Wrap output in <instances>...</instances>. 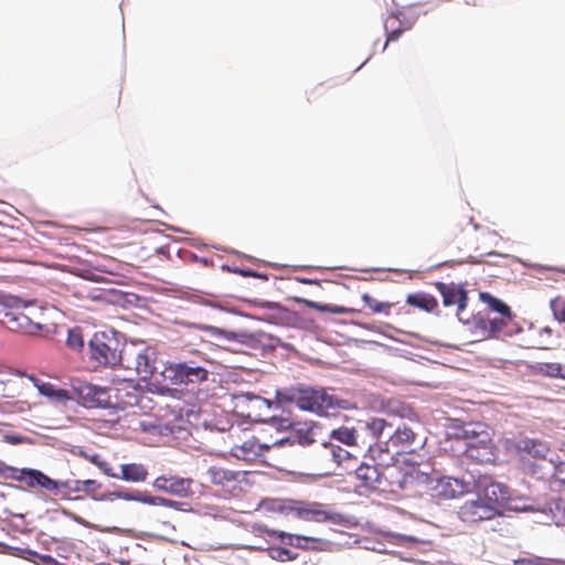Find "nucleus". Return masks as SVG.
<instances>
[{"mask_svg":"<svg viewBox=\"0 0 565 565\" xmlns=\"http://www.w3.org/2000/svg\"><path fill=\"white\" fill-rule=\"evenodd\" d=\"M71 388L73 399L76 398L86 408L117 407L125 409L139 403L136 388L131 391L117 388L115 394L116 402H113L110 391L107 387L94 385L79 379L71 381Z\"/></svg>","mask_w":565,"mask_h":565,"instance_id":"obj_1","label":"nucleus"},{"mask_svg":"<svg viewBox=\"0 0 565 565\" xmlns=\"http://www.w3.org/2000/svg\"><path fill=\"white\" fill-rule=\"evenodd\" d=\"M209 361L199 352L178 362H169L161 375L173 385L199 384L207 380Z\"/></svg>","mask_w":565,"mask_h":565,"instance_id":"obj_2","label":"nucleus"},{"mask_svg":"<svg viewBox=\"0 0 565 565\" xmlns=\"http://www.w3.org/2000/svg\"><path fill=\"white\" fill-rule=\"evenodd\" d=\"M288 440H276L273 444H262L256 438H250L241 445L233 446L231 454L241 460H262L269 466L282 469L281 457L284 454L281 450L286 445L288 446Z\"/></svg>","mask_w":565,"mask_h":565,"instance_id":"obj_3","label":"nucleus"},{"mask_svg":"<svg viewBox=\"0 0 565 565\" xmlns=\"http://www.w3.org/2000/svg\"><path fill=\"white\" fill-rule=\"evenodd\" d=\"M88 349L89 359L95 362L96 367L121 364L125 356L115 332H95L88 341Z\"/></svg>","mask_w":565,"mask_h":565,"instance_id":"obj_4","label":"nucleus"},{"mask_svg":"<svg viewBox=\"0 0 565 565\" xmlns=\"http://www.w3.org/2000/svg\"><path fill=\"white\" fill-rule=\"evenodd\" d=\"M0 477L24 483L32 490H43L56 497L57 480L46 476L44 472L32 468H15L0 462Z\"/></svg>","mask_w":565,"mask_h":565,"instance_id":"obj_5","label":"nucleus"},{"mask_svg":"<svg viewBox=\"0 0 565 565\" xmlns=\"http://www.w3.org/2000/svg\"><path fill=\"white\" fill-rule=\"evenodd\" d=\"M478 225L473 224L471 216H466L462 221L452 220L445 233V245L458 252H467L477 248Z\"/></svg>","mask_w":565,"mask_h":565,"instance_id":"obj_6","label":"nucleus"},{"mask_svg":"<svg viewBox=\"0 0 565 565\" xmlns=\"http://www.w3.org/2000/svg\"><path fill=\"white\" fill-rule=\"evenodd\" d=\"M0 307L8 309V311H4L2 322L9 330L25 334H36L42 330L40 323L31 321V319L22 312L14 311V309L25 307L24 302L18 297L0 294Z\"/></svg>","mask_w":565,"mask_h":565,"instance_id":"obj_7","label":"nucleus"},{"mask_svg":"<svg viewBox=\"0 0 565 565\" xmlns=\"http://www.w3.org/2000/svg\"><path fill=\"white\" fill-rule=\"evenodd\" d=\"M289 399L302 409L317 414H328L339 405V399L324 388H299L290 395Z\"/></svg>","mask_w":565,"mask_h":565,"instance_id":"obj_8","label":"nucleus"},{"mask_svg":"<svg viewBox=\"0 0 565 565\" xmlns=\"http://www.w3.org/2000/svg\"><path fill=\"white\" fill-rule=\"evenodd\" d=\"M292 514L309 522L341 524L344 521L341 513L333 511L327 504L316 501L294 500Z\"/></svg>","mask_w":565,"mask_h":565,"instance_id":"obj_9","label":"nucleus"},{"mask_svg":"<svg viewBox=\"0 0 565 565\" xmlns=\"http://www.w3.org/2000/svg\"><path fill=\"white\" fill-rule=\"evenodd\" d=\"M282 422H284V424H286L285 425L286 427L292 429L290 436L281 439V440L289 441L288 446L286 445L284 447V450H281L282 451L281 454H285L281 457V467L284 469L285 466L288 465L296 456L297 445L307 447V446H310L316 443V437H315L316 433H315V426L309 425L308 423L292 424L289 419H284Z\"/></svg>","mask_w":565,"mask_h":565,"instance_id":"obj_10","label":"nucleus"},{"mask_svg":"<svg viewBox=\"0 0 565 565\" xmlns=\"http://www.w3.org/2000/svg\"><path fill=\"white\" fill-rule=\"evenodd\" d=\"M121 365L127 370H134L141 380L146 381L157 370L154 352L150 349L125 351Z\"/></svg>","mask_w":565,"mask_h":565,"instance_id":"obj_11","label":"nucleus"},{"mask_svg":"<svg viewBox=\"0 0 565 565\" xmlns=\"http://www.w3.org/2000/svg\"><path fill=\"white\" fill-rule=\"evenodd\" d=\"M499 514L500 511L492 503H487L481 495L476 500L465 502L458 511L460 520L465 523L492 520Z\"/></svg>","mask_w":565,"mask_h":565,"instance_id":"obj_12","label":"nucleus"},{"mask_svg":"<svg viewBox=\"0 0 565 565\" xmlns=\"http://www.w3.org/2000/svg\"><path fill=\"white\" fill-rule=\"evenodd\" d=\"M437 290L440 292L443 297V303L445 307H457V317L461 322H468L469 317L465 315L466 306H467V291L461 285L445 284L437 282Z\"/></svg>","mask_w":565,"mask_h":565,"instance_id":"obj_13","label":"nucleus"},{"mask_svg":"<svg viewBox=\"0 0 565 565\" xmlns=\"http://www.w3.org/2000/svg\"><path fill=\"white\" fill-rule=\"evenodd\" d=\"M469 490V484L463 480L452 477L438 478L430 488L431 497L436 500H451L463 495Z\"/></svg>","mask_w":565,"mask_h":565,"instance_id":"obj_14","label":"nucleus"},{"mask_svg":"<svg viewBox=\"0 0 565 565\" xmlns=\"http://www.w3.org/2000/svg\"><path fill=\"white\" fill-rule=\"evenodd\" d=\"M193 480L191 478H183L179 476L162 475L154 479L153 487L158 491L175 495L179 498H186L192 494Z\"/></svg>","mask_w":565,"mask_h":565,"instance_id":"obj_15","label":"nucleus"},{"mask_svg":"<svg viewBox=\"0 0 565 565\" xmlns=\"http://www.w3.org/2000/svg\"><path fill=\"white\" fill-rule=\"evenodd\" d=\"M100 488V484L96 480H57V490L56 498L61 500H70L72 499V494L84 492L86 494L93 495Z\"/></svg>","mask_w":565,"mask_h":565,"instance_id":"obj_16","label":"nucleus"},{"mask_svg":"<svg viewBox=\"0 0 565 565\" xmlns=\"http://www.w3.org/2000/svg\"><path fill=\"white\" fill-rule=\"evenodd\" d=\"M481 446L466 445L465 454L478 463L493 462L497 458V448L490 433H481Z\"/></svg>","mask_w":565,"mask_h":565,"instance_id":"obj_17","label":"nucleus"},{"mask_svg":"<svg viewBox=\"0 0 565 565\" xmlns=\"http://www.w3.org/2000/svg\"><path fill=\"white\" fill-rule=\"evenodd\" d=\"M266 533L271 537L279 539L282 543L287 545L302 550H316V545L321 542V540L317 537L289 534L276 530H266Z\"/></svg>","mask_w":565,"mask_h":565,"instance_id":"obj_18","label":"nucleus"},{"mask_svg":"<svg viewBox=\"0 0 565 565\" xmlns=\"http://www.w3.org/2000/svg\"><path fill=\"white\" fill-rule=\"evenodd\" d=\"M239 472L233 471L230 469H225L220 466H211L206 470V476L209 480L223 489H234L235 486L239 482Z\"/></svg>","mask_w":565,"mask_h":565,"instance_id":"obj_19","label":"nucleus"},{"mask_svg":"<svg viewBox=\"0 0 565 565\" xmlns=\"http://www.w3.org/2000/svg\"><path fill=\"white\" fill-rule=\"evenodd\" d=\"M416 439V433L411 426H397L394 434L390 436L388 445L396 448V452L412 451V446Z\"/></svg>","mask_w":565,"mask_h":565,"instance_id":"obj_20","label":"nucleus"},{"mask_svg":"<svg viewBox=\"0 0 565 565\" xmlns=\"http://www.w3.org/2000/svg\"><path fill=\"white\" fill-rule=\"evenodd\" d=\"M30 379L41 395L55 403L66 404L73 399L72 391L70 392L67 390L58 388L54 384L42 382L34 376H30Z\"/></svg>","mask_w":565,"mask_h":565,"instance_id":"obj_21","label":"nucleus"},{"mask_svg":"<svg viewBox=\"0 0 565 565\" xmlns=\"http://www.w3.org/2000/svg\"><path fill=\"white\" fill-rule=\"evenodd\" d=\"M257 510L267 515H289L292 514L294 500L270 498L264 499L259 502Z\"/></svg>","mask_w":565,"mask_h":565,"instance_id":"obj_22","label":"nucleus"},{"mask_svg":"<svg viewBox=\"0 0 565 565\" xmlns=\"http://www.w3.org/2000/svg\"><path fill=\"white\" fill-rule=\"evenodd\" d=\"M355 475L366 488H376V486L381 483L382 472L377 465L362 462L355 469Z\"/></svg>","mask_w":565,"mask_h":565,"instance_id":"obj_23","label":"nucleus"},{"mask_svg":"<svg viewBox=\"0 0 565 565\" xmlns=\"http://www.w3.org/2000/svg\"><path fill=\"white\" fill-rule=\"evenodd\" d=\"M509 497V492L507 487L503 484L492 482L484 487L482 491L481 498L486 500L487 503H492L498 510Z\"/></svg>","mask_w":565,"mask_h":565,"instance_id":"obj_24","label":"nucleus"},{"mask_svg":"<svg viewBox=\"0 0 565 565\" xmlns=\"http://www.w3.org/2000/svg\"><path fill=\"white\" fill-rule=\"evenodd\" d=\"M519 450L524 451L533 458L544 459L550 452L548 445L540 439L525 438L520 440L518 445Z\"/></svg>","mask_w":565,"mask_h":565,"instance_id":"obj_25","label":"nucleus"},{"mask_svg":"<svg viewBox=\"0 0 565 565\" xmlns=\"http://www.w3.org/2000/svg\"><path fill=\"white\" fill-rule=\"evenodd\" d=\"M406 303L426 312H434L438 308L437 299L426 292L409 294Z\"/></svg>","mask_w":565,"mask_h":565,"instance_id":"obj_26","label":"nucleus"},{"mask_svg":"<svg viewBox=\"0 0 565 565\" xmlns=\"http://www.w3.org/2000/svg\"><path fill=\"white\" fill-rule=\"evenodd\" d=\"M120 471L119 479L128 482H143L148 477V470L141 463H124Z\"/></svg>","mask_w":565,"mask_h":565,"instance_id":"obj_27","label":"nucleus"},{"mask_svg":"<svg viewBox=\"0 0 565 565\" xmlns=\"http://www.w3.org/2000/svg\"><path fill=\"white\" fill-rule=\"evenodd\" d=\"M548 511L552 522L557 526H565V498L558 494L551 498Z\"/></svg>","mask_w":565,"mask_h":565,"instance_id":"obj_28","label":"nucleus"},{"mask_svg":"<svg viewBox=\"0 0 565 565\" xmlns=\"http://www.w3.org/2000/svg\"><path fill=\"white\" fill-rule=\"evenodd\" d=\"M383 418L373 417L370 420L365 422L360 426L362 430H364L371 438V441H374L380 438L386 427H391Z\"/></svg>","mask_w":565,"mask_h":565,"instance_id":"obj_29","label":"nucleus"},{"mask_svg":"<svg viewBox=\"0 0 565 565\" xmlns=\"http://www.w3.org/2000/svg\"><path fill=\"white\" fill-rule=\"evenodd\" d=\"M536 372L547 377L565 380V365L558 362H541Z\"/></svg>","mask_w":565,"mask_h":565,"instance_id":"obj_30","label":"nucleus"},{"mask_svg":"<svg viewBox=\"0 0 565 565\" xmlns=\"http://www.w3.org/2000/svg\"><path fill=\"white\" fill-rule=\"evenodd\" d=\"M330 436L342 444L353 446L358 444L359 430L356 428L339 427L333 429Z\"/></svg>","mask_w":565,"mask_h":565,"instance_id":"obj_31","label":"nucleus"},{"mask_svg":"<svg viewBox=\"0 0 565 565\" xmlns=\"http://www.w3.org/2000/svg\"><path fill=\"white\" fill-rule=\"evenodd\" d=\"M323 448L328 455L331 456L332 461L335 462L337 466H342L351 460V454L341 446L323 444Z\"/></svg>","mask_w":565,"mask_h":565,"instance_id":"obj_32","label":"nucleus"},{"mask_svg":"<svg viewBox=\"0 0 565 565\" xmlns=\"http://www.w3.org/2000/svg\"><path fill=\"white\" fill-rule=\"evenodd\" d=\"M481 433H490L488 430V428L486 427V425L483 424H480V423H469V424H465L458 435L463 438V439H467L468 441H471V440H475L477 437H480L481 436Z\"/></svg>","mask_w":565,"mask_h":565,"instance_id":"obj_33","label":"nucleus"},{"mask_svg":"<svg viewBox=\"0 0 565 565\" xmlns=\"http://www.w3.org/2000/svg\"><path fill=\"white\" fill-rule=\"evenodd\" d=\"M480 298L483 302H486L492 310L499 312L502 317L511 318V310L510 308L502 302L500 299L491 296L488 292L480 294Z\"/></svg>","mask_w":565,"mask_h":565,"instance_id":"obj_34","label":"nucleus"},{"mask_svg":"<svg viewBox=\"0 0 565 565\" xmlns=\"http://www.w3.org/2000/svg\"><path fill=\"white\" fill-rule=\"evenodd\" d=\"M399 24L398 19L395 15L390 17L385 22V31H386V41L384 49L388 45L390 42L397 41L405 29L396 26Z\"/></svg>","mask_w":565,"mask_h":565,"instance_id":"obj_35","label":"nucleus"},{"mask_svg":"<svg viewBox=\"0 0 565 565\" xmlns=\"http://www.w3.org/2000/svg\"><path fill=\"white\" fill-rule=\"evenodd\" d=\"M362 300L371 309V311L373 313H385V315H388L391 308L393 307V303L385 302V301H379L377 299L373 298L369 294H363L362 295Z\"/></svg>","mask_w":565,"mask_h":565,"instance_id":"obj_36","label":"nucleus"},{"mask_svg":"<svg viewBox=\"0 0 565 565\" xmlns=\"http://www.w3.org/2000/svg\"><path fill=\"white\" fill-rule=\"evenodd\" d=\"M515 565H565V561L541 556H529L516 559Z\"/></svg>","mask_w":565,"mask_h":565,"instance_id":"obj_37","label":"nucleus"},{"mask_svg":"<svg viewBox=\"0 0 565 565\" xmlns=\"http://www.w3.org/2000/svg\"><path fill=\"white\" fill-rule=\"evenodd\" d=\"M66 345L74 351H81L84 348V337L79 328H74L68 331Z\"/></svg>","mask_w":565,"mask_h":565,"instance_id":"obj_38","label":"nucleus"},{"mask_svg":"<svg viewBox=\"0 0 565 565\" xmlns=\"http://www.w3.org/2000/svg\"><path fill=\"white\" fill-rule=\"evenodd\" d=\"M1 409L11 413H25L31 409V404L28 401L17 399L13 402L4 401L0 404Z\"/></svg>","mask_w":565,"mask_h":565,"instance_id":"obj_39","label":"nucleus"},{"mask_svg":"<svg viewBox=\"0 0 565 565\" xmlns=\"http://www.w3.org/2000/svg\"><path fill=\"white\" fill-rule=\"evenodd\" d=\"M550 308L554 319L559 323H565V300H563L561 297H555L551 299Z\"/></svg>","mask_w":565,"mask_h":565,"instance_id":"obj_40","label":"nucleus"},{"mask_svg":"<svg viewBox=\"0 0 565 565\" xmlns=\"http://www.w3.org/2000/svg\"><path fill=\"white\" fill-rule=\"evenodd\" d=\"M552 487L556 484L565 487V461H559L554 465V473L551 480Z\"/></svg>","mask_w":565,"mask_h":565,"instance_id":"obj_41","label":"nucleus"},{"mask_svg":"<svg viewBox=\"0 0 565 565\" xmlns=\"http://www.w3.org/2000/svg\"><path fill=\"white\" fill-rule=\"evenodd\" d=\"M270 556L274 559L280 562H287L295 559L296 555L288 548L285 547H273L270 548Z\"/></svg>","mask_w":565,"mask_h":565,"instance_id":"obj_42","label":"nucleus"},{"mask_svg":"<svg viewBox=\"0 0 565 565\" xmlns=\"http://www.w3.org/2000/svg\"><path fill=\"white\" fill-rule=\"evenodd\" d=\"M102 471L103 473H105L106 476L108 477H111V478H115V479H119V473H116L114 472L110 463L106 460H102L99 462V465L97 466Z\"/></svg>","mask_w":565,"mask_h":565,"instance_id":"obj_43","label":"nucleus"},{"mask_svg":"<svg viewBox=\"0 0 565 565\" xmlns=\"http://www.w3.org/2000/svg\"><path fill=\"white\" fill-rule=\"evenodd\" d=\"M313 306L316 308H319L322 311H330V312H333V313H347V312L350 311L349 309L343 308V307L328 308L327 306H318V305H313Z\"/></svg>","mask_w":565,"mask_h":565,"instance_id":"obj_44","label":"nucleus"},{"mask_svg":"<svg viewBox=\"0 0 565 565\" xmlns=\"http://www.w3.org/2000/svg\"><path fill=\"white\" fill-rule=\"evenodd\" d=\"M489 323L492 332L499 331L503 326V321L498 319L489 320Z\"/></svg>","mask_w":565,"mask_h":565,"instance_id":"obj_45","label":"nucleus"},{"mask_svg":"<svg viewBox=\"0 0 565 565\" xmlns=\"http://www.w3.org/2000/svg\"><path fill=\"white\" fill-rule=\"evenodd\" d=\"M86 458L94 463L95 466H98L99 462L103 460L98 454H93L90 456H86Z\"/></svg>","mask_w":565,"mask_h":565,"instance_id":"obj_46","label":"nucleus"},{"mask_svg":"<svg viewBox=\"0 0 565 565\" xmlns=\"http://www.w3.org/2000/svg\"><path fill=\"white\" fill-rule=\"evenodd\" d=\"M239 274L244 277H255L256 274L252 270H239Z\"/></svg>","mask_w":565,"mask_h":565,"instance_id":"obj_47","label":"nucleus"},{"mask_svg":"<svg viewBox=\"0 0 565 565\" xmlns=\"http://www.w3.org/2000/svg\"><path fill=\"white\" fill-rule=\"evenodd\" d=\"M466 445H475V446H481V437H477L475 440L467 441Z\"/></svg>","mask_w":565,"mask_h":565,"instance_id":"obj_48","label":"nucleus"},{"mask_svg":"<svg viewBox=\"0 0 565 565\" xmlns=\"http://www.w3.org/2000/svg\"><path fill=\"white\" fill-rule=\"evenodd\" d=\"M254 401L255 402H258V403H264L267 405V407L270 406V402L266 401L265 398H260V397H254Z\"/></svg>","mask_w":565,"mask_h":565,"instance_id":"obj_49","label":"nucleus"},{"mask_svg":"<svg viewBox=\"0 0 565 565\" xmlns=\"http://www.w3.org/2000/svg\"><path fill=\"white\" fill-rule=\"evenodd\" d=\"M409 417H411V418L415 417V414H414V412H413V409H412V408H409Z\"/></svg>","mask_w":565,"mask_h":565,"instance_id":"obj_50","label":"nucleus"}]
</instances>
